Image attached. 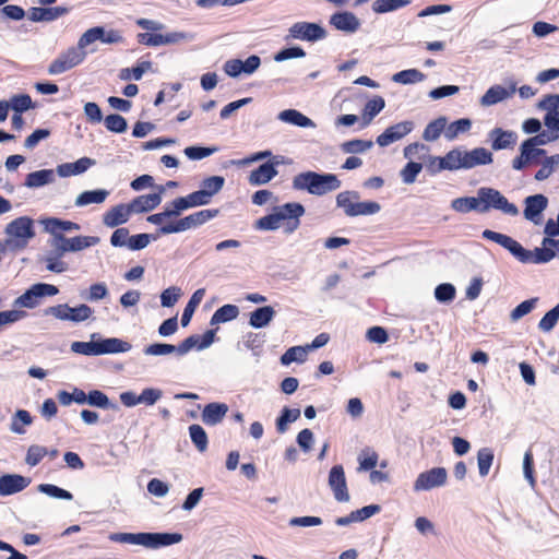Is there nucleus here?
Masks as SVG:
<instances>
[{
    "instance_id": "obj_1",
    "label": "nucleus",
    "mask_w": 559,
    "mask_h": 559,
    "mask_svg": "<svg viewBox=\"0 0 559 559\" xmlns=\"http://www.w3.org/2000/svg\"><path fill=\"white\" fill-rule=\"evenodd\" d=\"M304 214L305 207L300 203H286L276 206L271 214L260 217L254 227L260 230H276L284 227L286 234H292L299 227V217Z\"/></svg>"
},
{
    "instance_id": "obj_2",
    "label": "nucleus",
    "mask_w": 559,
    "mask_h": 559,
    "mask_svg": "<svg viewBox=\"0 0 559 559\" xmlns=\"http://www.w3.org/2000/svg\"><path fill=\"white\" fill-rule=\"evenodd\" d=\"M483 237L500 245L522 263L542 264L547 263L555 258L554 251H549L547 249L526 250L520 242L510 236L493 230H484Z\"/></svg>"
},
{
    "instance_id": "obj_3",
    "label": "nucleus",
    "mask_w": 559,
    "mask_h": 559,
    "mask_svg": "<svg viewBox=\"0 0 559 559\" xmlns=\"http://www.w3.org/2000/svg\"><path fill=\"white\" fill-rule=\"evenodd\" d=\"M5 239L1 241L2 253H17L24 250L35 237L34 221L28 216H20L4 228Z\"/></svg>"
},
{
    "instance_id": "obj_4",
    "label": "nucleus",
    "mask_w": 559,
    "mask_h": 559,
    "mask_svg": "<svg viewBox=\"0 0 559 559\" xmlns=\"http://www.w3.org/2000/svg\"><path fill=\"white\" fill-rule=\"evenodd\" d=\"M109 539L116 543L158 549L180 543L182 535L179 533H112L109 535Z\"/></svg>"
},
{
    "instance_id": "obj_5",
    "label": "nucleus",
    "mask_w": 559,
    "mask_h": 559,
    "mask_svg": "<svg viewBox=\"0 0 559 559\" xmlns=\"http://www.w3.org/2000/svg\"><path fill=\"white\" fill-rule=\"evenodd\" d=\"M341 187V180L334 174H319L305 171L293 179V188L299 191H308L313 195H323L335 191Z\"/></svg>"
},
{
    "instance_id": "obj_6",
    "label": "nucleus",
    "mask_w": 559,
    "mask_h": 559,
    "mask_svg": "<svg viewBox=\"0 0 559 559\" xmlns=\"http://www.w3.org/2000/svg\"><path fill=\"white\" fill-rule=\"evenodd\" d=\"M480 200V213H486L491 209L501 211L504 214L516 216L519 209L498 190L492 188H479L477 191Z\"/></svg>"
},
{
    "instance_id": "obj_7",
    "label": "nucleus",
    "mask_w": 559,
    "mask_h": 559,
    "mask_svg": "<svg viewBox=\"0 0 559 559\" xmlns=\"http://www.w3.org/2000/svg\"><path fill=\"white\" fill-rule=\"evenodd\" d=\"M219 211L214 210H202L199 212H195L193 214H190L183 218H180L176 223L166 224L160 226L158 229V235H169V234H176V233H182L186 230H189L191 228L199 227L206 222L211 221L212 218L216 217L218 215Z\"/></svg>"
},
{
    "instance_id": "obj_8",
    "label": "nucleus",
    "mask_w": 559,
    "mask_h": 559,
    "mask_svg": "<svg viewBox=\"0 0 559 559\" xmlns=\"http://www.w3.org/2000/svg\"><path fill=\"white\" fill-rule=\"evenodd\" d=\"M87 56L85 50L76 48L75 46L69 47L67 50L60 52L58 57L49 64L48 73L50 75L62 74L79 64H81Z\"/></svg>"
},
{
    "instance_id": "obj_9",
    "label": "nucleus",
    "mask_w": 559,
    "mask_h": 559,
    "mask_svg": "<svg viewBox=\"0 0 559 559\" xmlns=\"http://www.w3.org/2000/svg\"><path fill=\"white\" fill-rule=\"evenodd\" d=\"M46 313L63 321L82 322L91 318L93 310L84 304L78 307H70L64 304L48 308Z\"/></svg>"
},
{
    "instance_id": "obj_10",
    "label": "nucleus",
    "mask_w": 559,
    "mask_h": 559,
    "mask_svg": "<svg viewBox=\"0 0 559 559\" xmlns=\"http://www.w3.org/2000/svg\"><path fill=\"white\" fill-rule=\"evenodd\" d=\"M99 242V238L91 236H76L67 238L64 236H56L51 239L50 246L55 249H60L61 252H76L83 249L95 246Z\"/></svg>"
},
{
    "instance_id": "obj_11",
    "label": "nucleus",
    "mask_w": 559,
    "mask_h": 559,
    "mask_svg": "<svg viewBox=\"0 0 559 559\" xmlns=\"http://www.w3.org/2000/svg\"><path fill=\"white\" fill-rule=\"evenodd\" d=\"M448 473L444 467H433L429 471L420 473L415 483L414 490L416 492L431 490L445 485Z\"/></svg>"
},
{
    "instance_id": "obj_12",
    "label": "nucleus",
    "mask_w": 559,
    "mask_h": 559,
    "mask_svg": "<svg viewBox=\"0 0 559 559\" xmlns=\"http://www.w3.org/2000/svg\"><path fill=\"white\" fill-rule=\"evenodd\" d=\"M59 289L51 284L38 283L33 285L23 295L16 299V304L24 308H34L38 305V299L45 296H55Z\"/></svg>"
},
{
    "instance_id": "obj_13",
    "label": "nucleus",
    "mask_w": 559,
    "mask_h": 559,
    "mask_svg": "<svg viewBox=\"0 0 559 559\" xmlns=\"http://www.w3.org/2000/svg\"><path fill=\"white\" fill-rule=\"evenodd\" d=\"M515 92L516 83L513 81H511L507 86L495 84L480 97L479 104L481 107H490L511 98Z\"/></svg>"
},
{
    "instance_id": "obj_14",
    "label": "nucleus",
    "mask_w": 559,
    "mask_h": 559,
    "mask_svg": "<svg viewBox=\"0 0 559 559\" xmlns=\"http://www.w3.org/2000/svg\"><path fill=\"white\" fill-rule=\"evenodd\" d=\"M329 486L332 489L334 498L337 501H349V493L347 490L345 473L342 465H335L331 468L329 474Z\"/></svg>"
},
{
    "instance_id": "obj_15",
    "label": "nucleus",
    "mask_w": 559,
    "mask_h": 559,
    "mask_svg": "<svg viewBox=\"0 0 559 559\" xmlns=\"http://www.w3.org/2000/svg\"><path fill=\"white\" fill-rule=\"evenodd\" d=\"M414 129V123L412 121H402L396 124H393L384 130L377 138V144L381 147L389 146L390 144L402 140L408 133H411Z\"/></svg>"
},
{
    "instance_id": "obj_16",
    "label": "nucleus",
    "mask_w": 559,
    "mask_h": 559,
    "mask_svg": "<svg viewBox=\"0 0 559 559\" xmlns=\"http://www.w3.org/2000/svg\"><path fill=\"white\" fill-rule=\"evenodd\" d=\"M524 204V217L535 225H539L542 223V214L548 205V199L543 194L530 195L525 198Z\"/></svg>"
},
{
    "instance_id": "obj_17",
    "label": "nucleus",
    "mask_w": 559,
    "mask_h": 559,
    "mask_svg": "<svg viewBox=\"0 0 559 559\" xmlns=\"http://www.w3.org/2000/svg\"><path fill=\"white\" fill-rule=\"evenodd\" d=\"M293 38L301 40H318L325 37V31L316 23L297 22L289 28Z\"/></svg>"
},
{
    "instance_id": "obj_18",
    "label": "nucleus",
    "mask_w": 559,
    "mask_h": 559,
    "mask_svg": "<svg viewBox=\"0 0 559 559\" xmlns=\"http://www.w3.org/2000/svg\"><path fill=\"white\" fill-rule=\"evenodd\" d=\"M31 479L17 474H5L0 477V496L5 497L24 490Z\"/></svg>"
},
{
    "instance_id": "obj_19",
    "label": "nucleus",
    "mask_w": 559,
    "mask_h": 559,
    "mask_svg": "<svg viewBox=\"0 0 559 559\" xmlns=\"http://www.w3.org/2000/svg\"><path fill=\"white\" fill-rule=\"evenodd\" d=\"M132 215V211L128 204H118L108 210L103 216V223L105 226L114 228L119 225L127 223Z\"/></svg>"
},
{
    "instance_id": "obj_20",
    "label": "nucleus",
    "mask_w": 559,
    "mask_h": 559,
    "mask_svg": "<svg viewBox=\"0 0 559 559\" xmlns=\"http://www.w3.org/2000/svg\"><path fill=\"white\" fill-rule=\"evenodd\" d=\"M68 13L69 8L67 7H34L28 11V19L33 22H52Z\"/></svg>"
},
{
    "instance_id": "obj_21",
    "label": "nucleus",
    "mask_w": 559,
    "mask_h": 559,
    "mask_svg": "<svg viewBox=\"0 0 559 559\" xmlns=\"http://www.w3.org/2000/svg\"><path fill=\"white\" fill-rule=\"evenodd\" d=\"M274 157L272 162L260 165L257 169L252 170L249 176V182L253 186L265 185L271 181L276 175L275 166L280 164Z\"/></svg>"
},
{
    "instance_id": "obj_22",
    "label": "nucleus",
    "mask_w": 559,
    "mask_h": 559,
    "mask_svg": "<svg viewBox=\"0 0 559 559\" xmlns=\"http://www.w3.org/2000/svg\"><path fill=\"white\" fill-rule=\"evenodd\" d=\"M330 23L345 33H355L360 27V20L352 12L335 13L331 16Z\"/></svg>"
},
{
    "instance_id": "obj_23",
    "label": "nucleus",
    "mask_w": 559,
    "mask_h": 559,
    "mask_svg": "<svg viewBox=\"0 0 559 559\" xmlns=\"http://www.w3.org/2000/svg\"><path fill=\"white\" fill-rule=\"evenodd\" d=\"M463 167L471 169L480 165L492 163V154L484 147H476L472 151H463Z\"/></svg>"
},
{
    "instance_id": "obj_24",
    "label": "nucleus",
    "mask_w": 559,
    "mask_h": 559,
    "mask_svg": "<svg viewBox=\"0 0 559 559\" xmlns=\"http://www.w3.org/2000/svg\"><path fill=\"white\" fill-rule=\"evenodd\" d=\"M95 164V159H92L90 157H82L74 163H64L58 165L56 171L60 177L76 176L85 173L90 167L94 166Z\"/></svg>"
},
{
    "instance_id": "obj_25",
    "label": "nucleus",
    "mask_w": 559,
    "mask_h": 559,
    "mask_svg": "<svg viewBox=\"0 0 559 559\" xmlns=\"http://www.w3.org/2000/svg\"><path fill=\"white\" fill-rule=\"evenodd\" d=\"M228 413V405L225 403H210L202 412V421L207 426L219 424Z\"/></svg>"
},
{
    "instance_id": "obj_26",
    "label": "nucleus",
    "mask_w": 559,
    "mask_h": 559,
    "mask_svg": "<svg viewBox=\"0 0 559 559\" xmlns=\"http://www.w3.org/2000/svg\"><path fill=\"white\" fill-rule=\"evenodd\" d=\"M491 147L495 151L506 150L515 144L516 134L513 131H506L495 128L490 131Z\"/></svg>"
},
{
    "instance_id": "obj_27",
    "label": "nucleus",
    "mask_w": 559,
    "mask_h": 559,
    "mask_svg": "<svg viewBox=\"0 0 559 559\" xmlns=\"http://www.w3.org/2000/svg\"><path fill=\"white\" fill-rule=\"evenodd\" d=\"M44 229L51 234L52 238L56 236H63V231L79 230L80 226L76 223L70 221H61L59 218H45L40 221Z\"/></svg>"
},
{
    "instance_id": "obj_28",
    "label": "nucleus",
    "mask_w": 559,
    "mask_h": 559,
    "mask_svg": "<svg viewBox=\"0 0 559 559\" xmlns=\"http://www.w3.org/2000/svg\"><path fill=\"white\" fill-rule=\"evenodd\" d=\"M162 203L159 195L143 194L129 202L132 214H140L153 211Z\"/></svg>"
},
{
    "instance_id": "obj_29",
    "label": "nucleus",
    "mask_w": 559,
    "mask_h": 559,
    "mask_svg": "<svg viewBox=\"0 0 559 559\" xmlns=\"http://www.w3.org/2000/svg\"><path fill=\"white\" fill-rule=\"evenodd\" d=\"M98 347L99 355L127 353L132 348L129 342L117 337L98 338Z\"/></svg>"
},
{
    "instance_id": "obj_30",
    "label": "nucleus",
    "mask_w": 559,
    "mask_h": 559,
    "mask_svg": "<svg viewBox=\"0 0 559 559\" xmlns=\"http://www.w3.org/2000/svg\"><path fill=\"white\" fill-rule=\"evenodd\" d=\"M463 163V151L454 148L439 159V166L433 171L464 169Z\"/></svg>"
},
{
    "instance_id": "obj_31",
    "label": "nucleus",
    "mask_w": 559,
    "mask_h": 559,
    "mask_svg": "<svg viewBox=\"0 0 559 559\" xmlns=\"http://www.w3.org/2000/svg\"><path fill=\"white\" fill-rule=\"evenodd\" d=\"M276 312L271 306H263L250 313L249 324L254 329H262L270 324Z\"/></svg>"
},
{
    "instance_id": "obj_32",
    "label": "nucleus",
    "mask_w": 559,
    "mask_h": 559,
    "mask_svg": "<svg viewBox=\"0 0 559 559\" xmlns=\"http://www.w3.org/2000/svg\"><path fill=\"white\" fill-rule=\"evenodd\" d=\"M277 118L286 123L298 126L301 128H314V122L296 109H286L278 114Z\"/></svg>"
},
{
    "instance_id": "obj_33",
    "label": "nucleus",
    "mask_w": 559,
    "mask_h": 559,
    "mask_svg": "<svg viewBox=\"0 0 559 559\" xmlns=\"http://www.w3.org/2000/svg\"><path fill=\"white\" fill-rule=\"evenodd\" d=\"M108 195L109 191L105 189L84 191L76 197L74 204L79 207L90 204H102L106 201Z\"/></svg>"
},
{
    "instance_id": "obj_34",
    "label": "nucleus",
    "mask_w": 559,
    "mask_h": 559,
    "mask_svg": "<svg viewBox=\"0 0 559 559\" xmlns=\"http://www.w3.org/2000/svg\"><path fill=\"white\" fill-rule=\"evenodd\" d=\"M63 255L64 253L61 252L60 249L52 248L43 258L44 262L46 263V269L53 273H63L68 271L69 265L62 260Z\"/></svg>"
},
{
    "instance_id": "obj_35",
    "label": "nucleus",
    "mask_w": 559,
    "mask_h": 559,
    "mask_svg": "<svg viewBox=\"0 0 559 559\" xmlns=\"http://www.w3.org/2000/svg\"><path fill=\"white\" fill-rule=\"evenodd\" d=\"M55 181V171L52 169H43L27 175L25 186L28 188H39Z\"/></svg>"
},
{
    "instance_id": "obj_36",
    "label": "nucleus",
    "mask_w": 559,
    "mask_h": 559,
    "mask_svg": "<svg viewBox=\"0 0 559 559\" xmlns=\"http://www.w3.org/2000/svg\"><path fill=\"white\" fill-rule=\"evenodd\" d=\"M385 107V102L381 96H374L367 102L362 110V128L369 126L373 118Z\"/></svg>"
},
{
    "instance_id": "obj_37",
    "label": "nucleus",
    "mask_w": 559,
    "mask_h": 559,
    "mask_svg": "<svg viewBox=\"0 0 559 559\" xmlns=\"http://www.w3.org/2000/svg\"><path fill=\"white\" fill-rule=\"evenodd\" d=\"M451 209L459 213H468L472 211L480 212L479 195L456 198L452 200Z\"/></svg>"
},
{
    "instance_id": "obj_38",
    "label": "nucleus",
    "mask_w": 559,
    "mask_h": 559,
    "mask_svg": "<svg viewBox=\"0 0 559 559\" xmlns=\"http://www.w3.org/2000/svg\"><path fill=\"white\" fill-rule=\"evenodd\" d=\"M239 316V308L235 305H224L218 308L211 318L212 325L225 323L236 319Z\"/></svg>"
},
{
    "instance_id": "obj_39",
    "label": "nucleus",
    "mask_w": 559,
    "mask_h": 559,
    "mask_svg": "<svg viewBox=\"0 0 559 559\" xmlns=\"http://www.w3.org/2000/svg\"><path fill=\"white\" fill-rule=\"evenodd\" d=\"M204 295H205L204 288L197 289L193 293V295L191 296L190 300L188 301V304L183 310V313L181 316V325L182 326H187L190 323L191 318H192L197 307L201 304Z\"/></svg>"
},
{
    "instance_id": "obj_40",
    "label": "nucleus",
    "mask_w": 559,
    "mask_h": 559,
    "mask_svg": "<svg viewBox=\"0 0 559 559\" xmlns=\"http://www.w3.org/2000/svg\"><path fill=\"white\" fill-rule=\"evenodd\" d=\"M96 336V333L92 334L90 342H73L71 344V350L85 356H99L98 340H95Z\"/></svg>"
},
{
    "instance_id": "obj_41",
    "label": "nucleus",
    "mask_w": 559,
    "mask_h": 559,
    "mask_svg": "<svg viewBox=\"0 0 559 559\" xmlns=\"http://www.w3.org/2000/svg\"><path fill=\"white\" fill-rule=\"evenodd\" d=\"M448 120L445 117H439L429 122L424 130L423 138L426 141L432 142L439 139L440 134L445 130Z\"/></svg>"
},
{
    "instance_id": "obj_42",
    "label": "nucleus",
    "mask_w": 559,
    "mask_h": 559,
    "mask_svg": "<svg viewBox=\"0 0 559 559\" xmlns=\"http://www.w3.org/2000/svg\"><path fill=\"white\" fill-rule=\"evenodd\" d=\"M426 75L417 69H408L400 71L392 76V81L399 84H415L423 82Z\"/></svg>"
},
{
    "instance_id": "obj_43",
    "label": "nucleus",
    "mask_w": 559,
    "mask_h": 559,
    "mask_svg": "<svg viewBox=\"0 0 559 559\" xmlns=\"http://www.w3.org/2000/svg\"><path fill=\"white\" fill-rule=\"evenodd\" d=\"M471 127H472V121L468 118L459 119V120L450 123L449 126L448 124L445 126L444 138L448 141H453L461 133H465V132L469 131Z\"/></svg>"
},
{
    "instance_id": "obj_44",
    "label": "nucleus",
    "mask_w": 559,
    "mask_h": 559,
    "mask_svg": "<svg viewBox=\"0 0 559 559\" xmlns=\"http://www.w3.org/2000/svg\"><path fill=\"white\" fill-rule=\"evenodd\" d=\"M359 194L355 191H343L336 197V204L338 207L344 210V213L347 216L353 217V211L355 209V203L359 200Z\"/></svg>"
},
{
    "instance_id": "obj_45",
    "label": "nucleus",
    "mask_w": 559,
    "mask_h": 559,
    "mask_svg": "<svg viewBox=\"0 0 559 559\" xmlns=\"http://www.w3.org/2000/svg\"><path fill=\"white\" fill-rule=\"evenodd\" d=\"M33 423L31 414L25 409H19L12 417L10 430L17 435L25 433V426H29Z\"/></svg>"
},
{
    "instance_id": "obj_46",
    "label": "nucleus",
    "mask_w": 559,
    "mask_h": 559,
    "mask_svg": "<svg viewBox=\"0 0 559 559\" xmlns=\"http://www.w3.org/2000/svg\"><path fill=\"white\" fill-rule=\"evenodd\" d=\"M373 142L371 140L355 139L342 143L341 150L345 154H361L372 148Z\"/></svg>"
},
{
    "instance_id": "obj_47",
    "label": "nucleus",
    "mask_w": 559,
    "mask_h": 559,
    "mask_svg": "<svg viewBox=\"0 0 559 559\" xmlns=\"http://www.w3.org/2000/svg\"><path fill=\"white\" fill-rule=\"evenodd\" d=\"M309 349L306 346H294L288 348L281 357L283 365H290L292 362H304L307 359Z\"/></svg>"
},
{
    "instance_id": "obj_48",
    "label": "nucleus",
    "mask_w": 559,
    "mask_h": 559,
    "mask_svg": "<svg viewBox=\"0 0 559 559\" xmlns=\"http://www.w3.org/2000/svg\"><path fill=\"white\" fill-rule=\"evenodd\" d=\"M558 168H559V154H555L552 156L546 157V159L542 164V167L535 174V179L537 181L546 180Z\"/></svg>"
},
{
    "instance_id": "obj_49",
    "label": "nucleus",
    "mask_w": 559,
    "mask_h": 559,
    "mask_svg": "<svg viewBox=\"0 0 559 559\" xmlns=\"http://www.w3.org/2000/svg\"><path fill=\"white\" fill-rule=\"evenodd\" d=\"M300 416V409L284 407L281 416L276 419V429L280 433L286 432L288 424L296 421Z\"/></svg>"
},
{
    "instance_id": "obj_50",
    "label": "nucleus",
    "mask_w": 559,
    "mask_h": 559,
    "mask_svg": "<svg viewBox=\"0 0 559 559\" xmlns=\"http://www.w3.org/2000/svg\"><path fill=\"white\" fill-rule=\"evenodd\" d=\"M87 404L103 409H117V405L110 403L108 396L99 390H92L87 394Z\"/></svg>"
},
{
    "instance_id": "obj_51",
    "label": "nucleus",
    "mask_w": 559,
    "mask_h": 559,
    "mask_svg": "<svg viewBox=\"0 0 559 559\" xmlns=\"http://www.w3.org/2000/svg\"><path fill=\"white\" fill-rule=\"evenodd\" d=\"M493 452L489 448H481L477 452V465L479 469V475L485 477L489 474L490 467L493 462Z\"/></svg>"
},
{
    "instance_id": "obj_52",
    "label": "nucleus",
    "mask_w": 559,
    "mask_h": 559,
    "mask_svg": "<svg viewBox=\"0 0 559 559\" xmlns=\"http://www.w3.org/2000/svg\"><path fill=\"white\" fill-rule=\"evenodd\" d=\"M411 3V0H376L372 4V10L376 13H386L395 11Z\"/></svg>"
},
{
    "instance_id": "obj_53",
    "label": "nucleus",
    "mask_w": 559,
    "mask_h": 559,
    "mask_svg": "<svg viewBox=\"0 0 559 559\" xmlns=\"http://www.w3.org/2000/svg\"><path fill=\"white\" fill-rule=\"evenodd\" d=\"M538 302V298L534 297L527 300L522 301L510 312V320L512 322H518L523 317L532 312Z\"/></svg>"
},
{
    "instance_id": "obj_54",
    "label": "nucleus",
    "mask_w": 559,
    "mask_h": 559,
    "mask_svg": "<svg viewBox=\"0 0 559 559\" xmlns=\"http://www.w3.org/2000/svg\"><path fill=\"white\" fill-rule=\"evenodd\" d=\"M224 183V177L212 176L202 181L201 190L205 191V193H207V197L212 200V198L223 189Z\"/></svg>"
},
{
    "instance_id": "obj_55",
    "label": "nucleus",
    "mask_w": 559,
    "mask_h": 559,
    "mask_svg": "<svg viewBox=\"0 0 559 559\" xmlns=\"http://www.w3.org/2000/svg\"><path fill=\"white\" fill-rule=\"evenodd\" d=\"M143 353L146 356H168L173 354L177 355V348L171 344L154 343L145 346Z\"/></svg>"
},
{
    "instance_id": "obj_56",
    "label": "nucleus",
    "mask_w": 559,
    "mask_h": 559,
    "mask_svg": "<svg viewBox=\"0 0 559 559\" xmlns=\"http://www.w3.org/2000/svg\"><path fill=\"white\" fill-rule=\"evenodd\" d=\"M189 432L192 442L200 452H204L207 449V435L200 425H192L189 427Z\"/></svg>"
},
{
    "instance_id": "obj_57",
    "label": "nucleus",
    "mask_w": 559,
    "mask_h": 559,
    "mask_svg": "<svg viewBox=\"0 0 559 559\" xmlns=\"http://www.w3.org/2000/svg\"><path fill=\"white\" fill-rule=\"evenodd\" d=\"M104 123L107 130L115 133H123L128 129L127 120L122 116L117 114L108 115L104 119Z\"/></svg>"
},
{
    "instance_id": "obj_58",
    "label": "nucleus",
    "mask_w": 559,
    "mask_h": 559,
    "mask_svg": "<svg viewBox=\"0 0 559 559\" xmlns=\"http://www.w3.org/2000/svg\"><path fill=\"white\" fill-rule=\"evenodd\" d=\"M102 26H95L85 31L78 40L76 48L85 50L96 40H100Z\"/></svg>"
},
{
    "instance_id": "obj_59",
    "label": "nucleus",
    "mask_w": 559,
    "mask_h": 559,
    "mask_svg": "<svg viewBox=\"0 0 559 559\" xmlns=\"http://www.w3.org/2000/svg\"><path fill=\"white\" fill-rule=\"evenodd\" d=\"M10 108L16 114H22L34 107L32 98L27 94L15 95L8 100Z\"/></svg>"
},
{
    "instance_id": "obj_60",
    "label": "nucleus",
    "mask_w": 559,
    "mask_h": 559,
    "mask_svg": "<svg viewBox=\"0 0 559 559\" xmlns=\"http://www.w3.org/2000/svg\"><path fill=\"white\" fill-rule=\"evenodd\" d=\"M38 491L56 499L71 500L73 498L70 491L51 484H40Z\"/></svg>"
},
{
    "instance_id": "obj_61",
    "label": "nucleus",
    "mask_w": 559,
    "mask_h": 559,
    "mask_svg": "<svg viewBox=\"0 0 559 559\" xmlns=\"http://www.w3.org/2000/svg\"><path fill=\"white\" fill-rule=\"evenodd\" d=\"M381 206L378 202L374 201H365L359 202V200L355 203V209L353 211V217L360 215H373L380 212Z\"/></svg>"
},
{
    "instance_id": "obj_62",
    "label": "nucleus",
    "mask_w": 559,
    "mask_h": 559,
    "mask_svg": "<svg viewBox=\"0 0 559 559\" xmlns=\"http://www.w3.org/2000/svg\"><path fill=\"white\" fill-rule=\"evenodd\" d=\"M559 320V304L549 310L539 321L538 328L543 332H550Z\"/></svg>"
},
{
    "instance_id": "obj_63",
    "label": "nucleus",
    "mask_w": 559,
    "mask_h": 559,
    "mask_svg": "<svg viewBox=\"0 0 559 559\" xmlns=\"http://www.w3.org/2000/svg\"><path fill=\"white\" fill-rule=\"evenodd\" d=\"M195 35L187 32H167L165 33V46L179 45L194 40Z\"/></svg>"
},
{
    "instance_id": "obj_64",
    "label": "nucleus",
    "mask_w": 559,
    "mask_h": 559,
    "mask_svg": "<svg viewBox=\"0 0 559 559\" xmlns=\"http://www.w3.org/2000/svg\"><path fill=\"white\" fill-rule=\"evenodd\" d=\"M423 165L420 163L409 162L400 173L403 182L406 185L414 183Z\"/></svg>"
}]
</instances>
